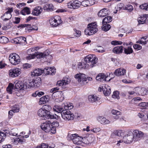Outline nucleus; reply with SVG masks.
Instances as JSON below:
<instances>
[{"label": "nucleus", "instance_id": "6", "mask_svg": "<svg viewBox=\"0 0 148 148\" xmlns=\"http://www.w3.org/2000/svg\"><path fill=\"white\" fill-rule=\"evenodd\" d=\"M49 22L51 25L53 27H57L61 24L62 21L61 17L59 16H55L54 18H50Z\"/></svg>", "mask_w": 148, "mask_h": 148}, {"label": "nucleus", "instance_id": "19", "mask_svg": "<svg viewBox=\"0 0 148 148\" xmlns=\"http://www.w3.org/2000/svg\"><path fill=\"white\" fill-rule=\"evenodd\" d=\"M109 10L107 8H104L101 10L98 13V15L101 17L106 16L108 14Z\"/></svg>", "mask_w": 148, "mask_h": 148}, {"label": "nucleus", "instance_id": "25", "mask_svg": "<svg viewBox=\"0 0 148 148\" xmlns=\"http://www.w3.org/2000/svg\"><path fill=\"white\" fill-rule=\"evenodd\" d=\"M43 72V70L39 69H36L32 72V75L33 76H38L42 75Z\"/></svg>", "mask_w": 148, "mask_h": 148}, {"label": "nucleus", "instance_id": "60", "mask_svg": "<svg viewBox=\"0 0 148 148\" xmlns=\"http://www.w3.org/2000/svg\"><path fill=\"white\" fill-rule=\"evenodd\" d=\"M6 136V134L5 133L0 131V138L1 139L3 138V140H4V138Z\"/></svg>", "mask_w": 148, "mask_h": 148}, {"label": "nucleus", "instance_id": "51", "mask_svg": "<svg viewBox=\"0 0 148 148\" xmlns=\"http://www.w3.org/2000/svg\"><path fill=\"white\" fill-rule=\"evenodd\" d=\"M89 4L88 0L84 1L81 3V5L84 7L89 6Z\"/></svg>", "mask_w": 148, "mask_h": 148}, {"label": "nucleus", "instance_id": "11", "mask_svg": "<svg viewBox=\"0 0 148 148\" xmlns=\"http://www.w3.org/2000/svg\"><path fill=\"white\" fill-rule=\"evenodd\" d=\"M124 142L127 144H129L134 140V136L133 133L130 132L125 136L123 138Z\"/></svg>", "mask_w": 148, "mask_h": 148}, {"label": "nucleus", "instance_id": "44", "mask_svg": "<svg viewBox=\"0 0 148 148\" xmlns=\"http://www.w3.org/2000/svg\"><path fill=\"white\" fill-rule=\"evenodd\" d=\"M8 39L5 36H1L0 37V43H6L8 42Z\"/></svg>", "mask_w": 148, "mask_h": 148}, {"label": "nucleus", "instance_id": "26", "mask_svg": "<svg viewBox=\"0 0 148 148\" xmlns=\"http://www.w3.org/2000/svg\"><path fill=\"white\" fill-rule=\"evenodd\" d=\"M54 9V7L52 4H46L43 7L44 10L48 12L53 11L55 10Z\"/></svg>", "mask_w": 148, "mask_h": 148}, {"label": "nucleus", "instance_id": "58", "mask_svg": "<svg viewBox=\"0 0 148 148\" xmlns=\"http://www.w3.org/2000/svg\"><path fill=\"white\" fill-rule=\"evenodd\" d=\"M147 41H143L142 40H141V39H139V40H138V41H137L136 42V43H137L142 44L144 45H145L147 43Z\"/></svg>", "mask_w": 148, "mask_h": 148}, {"label": "nucleus", "instance_id": "20", "mask_svg": "<svg viewBox=\"0 0 148 148\" xmlns=\"http://www.w3.org/2000/svg\"><path fill=\"white\" fill-rule=\"evenodd\" d=\"M126 73L125 69L121 68L116 69L114 72V74L117 76L123 75Z\"/></svg>", "mask_w": 148, "mask_h": 148}, {"label": "nucleus", "instance_id": "23", "mask_svg": "<svg viewBox=\"0 0 148 148\" xmlns=\"http://www.w3.org/2000/svg\"><path fill=\"white\" fill-rule=\"evenodd\" d=\"M99 122L102 124H108L110 123V121L103 116H99L97 118Z\"/></svg>", "mask_w": 148, "mask_h": 148}, {"label": "nucleus", "instance_id": "46", "mask_svg": "<svg viewBox=\"0 0 148 148\" xmlns=\"http://www.w3.org/2000/svg\"><path fill=\"white\" fill-rule=\"evenodd\" d=\"M125 10H127L129 12H131L133 10V8L132 5H126L124 8Z\"/></svg>", "mask_w": 148, "mask_h": 148}, {"label": "nucleus", "instance_id": "41", "mask_svg": "<svg viewBox=\"0 0 148 148\" xmlns=\"http://www.w3.org/2000/svg\"><path fill=\"white\" fill-rule=\"evenodd\" d=\"M47 101L48 98L46 97V96H43L40 99L39 103L40 104H45Z\"/></svg>", "mask_w": 148, "mask_h": 148}, {"label": "nucleus", "instance_id": "32", "mask_svg": "<svg viewBox=\"0 0 148 148\" xmlns=\"http://www.w3.org/2000/svg\"><path fill=\"white\" fill-rule=\"evenodd\" d=\"M45 112L46 111L43 108H41L38 111L37 114L38 116L40 117H44L45 115Z\"/></svg>", "mask_w": 148, "mask_h": 148}, {"label": "nucleus", "instance_id": "45", "mask_svg": "<svg viewBox=\"0 0 148 148\" xmlns=\"http://www.w3.org/2000/svg\"><path fill=\"white\" fill-rule=\"evenodd\" d=\"M26 85H27V88H30L31 87H34V79L32 80H29Z\"/></svg>", "mask_w": 148, "mask_h": 148}, {"label": "nucleus", "instance_id": "15", "mask_svg": "<svg viewBox=\"0 0 148 148\" xmlns=\"http://www.w3.org/2000/svg\"><path fill=\"white\" fill-rule=\"evenodd\" d=\"M81 5V2L77 1H75L73 2L69 3L68 4V8H70L75 9L78 8Z\"/></svg>", "mask_w": 148, "mask_h": 148}, {"label": "nucleus", "instance_id": "3", "mask_svg": "<svg viewBox=\"0 0 148 148\" xmlns=\"http://www.w3.org/2000/svg\"><path fill=\"white\" fill-rule=\"evenodd\" d=\"M84 60L86 62L88 63L90 67L92 68L96 66L97 62V58H96L95 55H89L86 56L84 58Z\"/></svg>", "mask_w": 148, "mask_h": 148}, {"label": "nucleus", "instance_id": "61", "mask_svg": "<svg viewBox=\"0 0 148 148\" xmlns=\"http://www.w3.org/2000/svg\"><path fill=\"white\" fill-rule=\"evenodd\" d=\"M56 127L53 126L52 125V126L51 127V130H50L51 132L53 134H54L56 132Z\"/></svg>", "mask_w": 148, "mask_h": 148}, {"label": "nucleus", "instance_id": "47", "mask_svg": "<svg viewBox=\"0 0 148 148\" xmlns=\"http://www.w3.org/2000/svg\"><path fill=\"white\" fill-rule=\"evenodd\" d=\"M112 97L114 99H119V92L118 91L114 92L113 94L112 95Z\"/></svg>", "mask_w": 148, "mask_h": 148}, {"label": "nucleus", "instance_id": "34", "mask_svg": "<svg viewBox=\"0 0 148 148\" xmlns=\"http://www.w3.org/2000/svg\"><path fill=\"white\" fill-rule=\"evenodd\" d=\"M112 21V18L110 16H108L104 18L102 22V24H107L111 22Z\"/></svg>", "mask_w": 148, "mask_h": 148}, {"label": "nucleus", "instance_id": "14", "mask_svg": "<svg viewBox=\"0 0 148 148\" xmlns=\"http://www.w3.org/2000/svg\"><path fill=\"white\" fill-rule=\"evenodd\" d=\"M21 73V69L16 68L10 70L9 75L12 77H16L18 76Z\"/></svg>", "mask_w": 148, "mask_h": 148}, {"label": "nucleus", "instance_id": "5", "mask_svg": "<svg viewBox=\"0 0 148 148\" xmlns=\"http://www.w3.org/2000/svg\"><path fill=\"white\" fill-rule=\"evenodd\" d=\"M9 60L12 64L15 65L19 64L20 62L19 56L15 53H12L10 55Z\"/></svg>", "mask_w": 148, "mask_h": 148}, {"label": "nucleus", "instance_id": "8", "mask_svg": "<svg viewBox=\"0 0 148 148\" xmlns=\"http://www.w3.org/2000/svg\"><path fill=\"white\" fill-rule=\"evenodd\" d=\"M134 136V141H137L140 140L143 137L144 135L143 133L141 131L138 130H134L133 132Z\"/></svg>", "mask_w": 148, "mask_h": 148}, {"label": "nucleus", "instance_id": "9", "mask_svg": "<svg viewBox=\"0 0 148 148\" xmlns=\"http://www.w3.org/2000/svg\"><path fill=\"white\" fill-rule=\"evenodd\" d=\"M15 88L14 89L18 90L21 92L22 91H23L25 89L27 88V85H24V84L21 81H16L15 82Z\"/></svg>", "mask_w": 148, "mask_h": 148}, {"label": "nucleus", "instance_id": "1", "mask_svg": "<svg viewBox=\"0 0 148 148\" xmlns=\"http://www.w3.org/2000/svg\"><path fill=\"white\" fill-rule=\"evenodd\" d=\"M50 53L49 50L45 51L44 53H36L35 52V54L32 55L30 54L29 56L27 57V59L29 60L34 59L36 57L37 58H46L51 59L52 56L49 54Z\"/></svg>", "mask_w": 148, "mask_h": 148}, {"label": "nucleus", "instance_id": "10", "mask_svg": "<svg viewBox=\"0 0 148 148\" xmlns=\"http://www.w3.org/2000/svg\"><path fill=\"white\" fill-rule=\"evenodd\" d=\"M84 143L87 144H91L94 142L95 138L93 135L89 134L83 138Z\"/></svg>", "mask_w": 148, "mask_h": 148}, {"label": "nucleus", "instance_id": "39", "mask_svg": "<svg viewBox=\"0 0 148 148\" xmlns=\"http://www.w3.org/2000/svg\"><path fill=\"white\" fill-rule=\"evenodd\" d=\"M87 67H88L87 65L86 64H84V63H83L79 62L77 64V68L79 70L83 68L86 69Z\"/></svg>", "mask_w": 148, "mask_h": 148}, {"label": "nucleus", "instance_id": "59", "mask_svg": "<svg viewBox=\"0 0 148 148\" xmlns=\"http://www.w3.org/2000/svg\"><path fill=\"white\" fill-rule=\"evenodd\" d=\"M133 47L135 49L138 50H140L142 48V46L139 45L135 44L134 45Z\"/></svg>", "mask_w": 148, "mask_h": 148}, {"label": "nucleus", "instance_id": "24", "mask_svg": "<svg viewBox=\"0 0 148 148\" xmlns=\"http://www.w3.org/2000/svg\"><path fill=\"white\" fill-rule=\"evenodd\" d=\"M103 93L105 96H108L111 93L110 87L108 85H106L105 88H103Z\"/></svg>", "mask_w": 148, "mask_h": 148}, {"label": "nucleus", "instance_id": "22", "mask_svg": "<svg viewBox=\"0 0 148 148\" xmlns=\"http://www.w3.org/2000/svg\"><path fill=\"white\" fill-rule=\"evenodd\" d=\"M99 97L95 95H89L88 97V100L91 103H93L99 100Z\"/></svg>", "mask_w": 148, "mask_h": 148}, {"label": "nucleus", "instance_id": "37", "mask_svg": "<svg viewBox=\"0 0 148 148\" xmlns=\"http://www.w3.org/2000/svg\"><path fill=\"white\" fill-rule=\"evenodd\" d=\"M133 50L131 47H128L124 48V53L126 54H130L133 52Z\"/></svg>", "mask_w": 148, "mask_h": 148}, {"label": "nucleus", "instance_id": "62", "mask_svg": "<svg viewBox=\"0 0 148 148\" xmlns=\"http://www.w3.org/2000/svg\"><path fill=\"white\" fill-rule=\"evenodd\" d=\"M35 52V49H34V47L31 48L27 50V52L29 53H30V54H34L33 53H32L33 52Z\"/></svg>", "mask_w": 148, "mask_h": 148}, {"label": "nucleus", "instance_id": "21", "mask_svg": "<svg viewBox=\"0 0 148 148\" xmlns=\"http://www.w3.org/2000/svg\"><path fill=\"white\" fill-rule=\"evenodd\" d=\"M42 9L40 6L35 7L32 12V14L34 16H38L39 15L42 11Z\"/></svg>", "mask_w": 148, "mask_h": 148}, {"label": "nucleus", "instance_id": "55", "mask_svg": "<svg viewBox=\"0 0 148 148\" xmlns=\"http://www.w3.org/2000/svg\"><path fill=\"white\" fill-rule=\"evenodd\" d=\"M19 37H18L14 38L12 40V42L13 43L18 44L20 43Z\"/></svg>", "mask_w": 148, "mask_h": 148}, {"label": "nucleus", "instance_id": "12", "mask_svg": "<svg viewBox=\"0 0 148 148\" xmlns=\"http://www.w3.org/2000/svg\"><path fill=\"white\" fill-rule=\"evenodd\" d=\"M51 126H52V124L49 121L43 123L40 126L41 129L47 133L50 132Z\"/></svg>", "mask_w": 148, "mask_h": 148}, {"label": "nucleus", "instance_id": "16", "mask_svg": "<svg viewBox=\"0 0 148 148\" xmlns=\"http://www.w3.org/2000/svg\"><path fill=\"white\" fill-rule=\"evenodd\" d=\"M108 77L104 73H99L96 77V80L98 81H109L112 78L109 79V80H107L106 78Z\"/></svg>", "mask_w": 148, "mask_h": 148}, {"label": "nucleus", "instance_id": "30", "mask_svg": "<svg viewBox=\"0 0 148 148\" xmlns=\"http://www.w3.org/2000/svg\"><path fill=\"white\" fill-rule=\"evenodd\" d=\"M53 110L54 111L58 112V113H61L64 111V109L60 106L58 105H55L53 108Z\"/></svg>", "mask_w": 148, "mask_h": 148}, {"label": "nucleus", "instance_id": "28", "mask_svg": "<svg viewBox=\"0 0 148 148\" xmlns=\"http://www.w3.org/2000/svg\"><path fill=\"white\" fill-rule=\"evenodd\" d=\"M148 18V14H145L143 16L140 17V19H138V23L139 24H143L146 21V20Z\"/></svg>", "mask_w": 148, "mask_h": 148}, {"label": "nucleus", "instance_id": "54", "mask_svg": "<svg viewBox=\"0 0 148 148\" xmlns=\"http://www.w3.org/2000/svg\"><path fill=\"white\" fill-rule=\"evenodd\" d=\"M21 27L22 28L24 27H27L28 28H31V25L30 24H21L18 26V27Z\"/></svg>", "mask_w": 148, "mask_h": 148}, {"label": "nucleus", "instance_id": "13", "mask_svg": "<svg viewBox=\"0 0 148 148\" xmlns=\"http://www.w3.org/2000/svg\"><path fill=\"white\" fill-rule=\"evenodd\" d=\"M85 75L83 73H78L75 75V77L79 82H86L87 78Z\"/></svg>", "mask_w": 148, "mask_h": 148}, {"label": "nucleus", "instance_id": "18", "mask_svg": "<svg viewBox=\"0 0 148 148\" xmlns=\"http://www.w3.org/2000/svg\"><path fill=\"white\" fill-rule=\"evenodd\" d=\"M43 72L47 75H53L56 72V69L54 67H47L45 68L43 70Z\"/></svg>", "mask_w": 148, "mask_h": 148}, {"label": "nucleus", "instance_id": "4", "mask_svg": "<svg viewBox=\"0 0 148 148\" xmlns=\"http://www.w3.org/2000/svg\"><path fill=\"white\" fill-rule=\"evenodd\" d=\"M67 137L68 140H72L75 144L79 145L82 143V142L81 140V138L76 134H71L70 133H68Z\"/></svg>", "mask_w": 148, "mask_h": 148}, {"label": "nucleus", "instance_id": "38", "mask_svg": "<svg viewBox=\"0 0 148 148\" xmlns=\"http://www.w3.org/2000/svg\"><path fill=\"white\" fill-rule=\"evenodd\" d=\"M21 13L22 15H25V13L27 14H30V11L29 8L26 7L21 11Z\"/></svg>", "mask_w": 148, "mask_h": 148}, {"label": "nucleus", "instance_id": "49", "mask_svg": "<svg viewBox=\"0 0 148 148\" xmlns=\"http://www.w3.org/2000/svg\"><path fill=\"white\" fill-rule=\"evenodd\" d=\"M73 106L72 103H70L67 105H64V109L65 110H69L72 109Z\"/></svg>", "mask_w": 148, "mask_h": 148}, {"label": "nucleus", "instance_id": "17", "mask_svg": "<svg viewBox=\"0 0 148 148\" xmlns=\"http://www.w3.org/2000/svg\"><path fill=\"white\" fill-rule=\"evenodd\" d=\"M43 118L44 119H57L58 116L56 114H53L50 111H46Z\"/></svg>", "mask_w": 148, "mask_h": 148}, {"label": "nucleus", "instance_id": "2", "mask_svg": "<svg viewBox=\"0 0 148 148\" xmlns=\"http://www.w3.org/2000/svg\"><path fill=\"white\" fill-rule=\"evenodd\" d=\"M97 27V25L95 22L88 24L87 28L84 31L85 34L88 35H91L95 34L98 30Z\"/></svg>", "mask_w": 148, "mask_h": 148}, {"label": "nucleus", "instance_id": "63", "mask_svg": "<svg viewBox=\"0 0 148 148\" xmlns=\"http://www.w3.org/2000/svg\"><path fill=\"white\" fill-rule=\"evenodd\" d=\"M56 85L59 86H65L62 80L58 81Z\"/></svg>", "mask_w": 148, "mask_h": 148}, {"label": "nucleus", "instance_id": "7", "mask_svg": "<svg viewBox=\"0 0 148 148\" xmlns=\"http://www.w3.org/2000/svg\"><path fill=\"white\" fill-rule=\"evenodd\" d=\"M61 114L62 118L65 120H69L73 119L74 114L69 110H65Z\"/></svg>", "mask_w": 148, "mask_h": 148}, {"label": "nucleus", "instance_id": "48", "mask_svg": "<svg viewBox=\"0 0 148 148\" xmlns=\"http://www.w3.org/2000/svg\"><path fill=\"white\" fill-rule=\"evenodd\" d=\"M42 108L45 111H50L51 109V107L49 105H45Z\"/></svg>", "mask_w": 148, "mask_h": 148}, {"label": "nucleus", "instance_id": "64", "mask_svg": "<svg viewBox=\"0 0 148 148\" xmlns=\"http://www.w3.org/2000/svg\"><path fill=\"white\" fill-rule=\"evenodd\" d=\"M101 129L99 127H96L94 128L91 130V131L94 133H97L100 131Z\"/></svg>", "mask_w": 148, "mask_h": 148}, {"label": "nucleus", "instance_id": "40", "mask_svg": "<svg viewBox=\"0 0 148 148\" xmlns=\"http://www.w3.org/2000/svg\"><path fill=\"white\" fill-rule=\"evenodd\" d=\"M14 85L11 83H10L8 86L6 88V90L10 94L12 93V90L13 89Z\"/></svg>", "mask_w": 148, "mask_h": 148}, {"label": "nucleus", "instance_id": "50", "mask_svg": "<svg viewBox=\"0 0 148 148\" xmlns=\"http://www.w3.org/2000/svg\"><path fill=\"white\" fill-rule=\"evenodd\" d=\"M12 110L14 111V113L18 112L19 110L18 106V105H15L13 106L12 108Z\"/></svg>", "mask_w": 148, "mask_h": 148}, {"label": "nucleus", "instance_id": "42", "mask_svg": "<svg viewBox=\"0 0 148 148\" xmlns=\"http://www.w3.org/2000/svg\"><path fill=\"white\" fill-rule=\"evenodd\" d=\"M138 90L139 91V94H140L142 95H144L146 94L147 90L145 88H138Z\"/></svg>", "mask_w": 148, "mask_h": 148}, {"label": "nucleus", "instance_id": "27", "mask_svg": "<svg viewBox=\"0 0 148 148\" xmlns=\"http://www.w3.org/2000/svg\"><path fill=\"white\" fill-rule=\"evenodd\" d=\"M123 47L122 46H117L114 48L112 51L116 53H120L122 52L123 50Z\"/></svg>", "mask_w": 148, "mask_h": 148}, {"label": "nucleus", "instance_id": "56", "mask_svg": "<svg viewBox=\"0 0 148 148\" xmlns=\"http://www.w3.org/2000/svg\"><path fill=\"white\" fill-rule=\"evenodd\" d=\"M118 9H119V10L121 9L125 10L124 8L125 6H124V5L123 3H120L118 5Z\"/></svg>", "mask_w": 148, "mask_h": 148}, {"label": "nucleus", "instance_id": "31", "mask_svg": "<svg viewBox=\"0 0 148 148\" xmlns=\"http://www.w3.org/2000/svg\"><path fill=\"white\" fill-rule=\"evenodd\" d=\"M12 17L11 14L5 13L1 18L4 21H6L10 19Z\"/></svg>", "mask_w": 148, "mask_h": 148}, {"label": "nucleus", "instance_id": "33", "mask_svg": "<svg viewBox=\"0 0 148 148\" xmlns=\"http://www.w3.org/2000/svg\"><path fill=\"white\" fill-rule=\"evenodd\" d=\"M41 79L39 77L36 78L34 79V87H38L40 86L41 84Z\"/></svg>", "mask_w": 148, "mask_h": 148}, {"label": "nucleus", "instance_id": "35", "mask_svg": "<svg viewBox=\"0 0 148 148\" xmlns=\"http://www.w3.org/2000/svg\"><path fill=\"white\" fill-rule=\"evenodd\" d=\"M112 114L115 115L114 116V119H118L120 118V116L119 115L121 114V112H120L115 110H112Z\"/></svg>", "mask_w": 148, "mask_h": 148}, {"label": "nucleus", "instance_id": "36", "mask_svg": "<svg viewBox=\"0 0 148 148\" xmlns=\"http://www.w3.org/2000/svg\"><path fill=\"white\" fill-rule=\"evenodd\" d=\"M102 24L103 25L102 27V29L104 31L106 32L111 28V26L109 24L104 23Z\"/></svg>", "mask_w": 148, "mask_h": 148}, {"label": "nucleus", "instance_id": "52", "mask_svg": "<svg viewBox=\"0 0 148 148\" xmlns=\"http://www.w3.org/2000/svg\"><path fill=\"white\" fill-rule=\"evenodd\" d=\"M15 91H16L13 94H15L16 95H17L18 96H20L21 95H22L24 94V93H23V91H22L21 92H20V91L19 90H18V91L17 90L14 89Z\"/></svg>", "mask_w": 148, "mask_h": 148}, {"label": "nucleus", "instance_id": "57", "mask_svg": "<svg viewBox=\"0 0 148 148\" xmlns=\"http://www.w3.org/2000/svg\"><path fill=\"white\" fill-rule=\"evenodd\" d=\"M59 89L58 87H56L52 88L50 90V92L51 93H55L57 92Z\"/></svg>", "mask_w": 148, "mask_h": 148}, {"label": "nucleus", "instance_id": "53", "mask_svg": "<svg viewBox=\"0 0 148 148\" xmlns=\"http://www.w3.org/2000/svg\"><path fill=\"white\" fill-rule=\"evenodd\" d=\"M74 31L75 33H74V34L75 36L77 37H78L81 35V32L79 30H77L76 29H74Z\"/></svg>", "mask_w": 148, "mask_h": 148}, {"label": "nucleus", "instance_id": "43", "mask_svg": "<svg viewBox=\"0 0 148 148\" xmlns=\"http://www.w3.org/2000/svg\"><path fill=\"white\" fill-rule=\"evenodd\" d=\"M62 80L65 86L69 84L70 82L71 79L68 76H67L63 78Z\"/></svg>", "mask_w": 148, "mask_h": 148}, {"label": "nucleus", "instance_id": "29", "mask_svg": "<svg viewBox=\"0 0 148 148\" xmlns=\"http://www.w3.org/2000/svg\"><path fill=\"white\" fill-rule=\"evenodd\" d=\"M114 134L117 136L121 137V138L124 136L125 132L123 130H117L114 133Z\"/></svg>", "mask_w": 148, "mask_h": 148}]
</instances>
